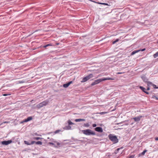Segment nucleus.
I'll use <instances>...</instances> for the list:
<instances>
[{
	"label": "nucleus",
	"instance_id": "obj_1",
	"mask_svg": "<svg viewBox=\"0 0 158 158\" xmlns=\"http://www.w3.org/2000/svg\"><path fill=\"white\" fill-rule=\"evenodd\" d=\"M82 132L84 134L87 135H95L94 132L89 129L83 130L82 131Z\"/></svg>",
	"mask_w": 158,
	"mask_h": 158
},
{
	"label": "nucleus",
	"instance_id": "obj_2",
	"mask_svg": "<svg viewBox=\"0 0 158 158\" xmlns=\"http://www.w3.org/2000/svg\"><path fill=\"white\" fill-rule=\"evenodd\" d=\"M108 137L114 143H116L118 142V139L115 135H113L110 134L108 135Z\"/></svg>",
	"mask_w": 158,
	"mask_h": 158
},
{
	"label": "nucleus",
	"instance_id": "obj_3",
	"mask_svg": "<svg viewBox=\"0 0 158 158\" xmlns=\"http://www.w3.org/2000/svg\"><path fill=\"white\" fill-rule=\"evenodd\" d=\"M48 101L47 100H45L43 101V102L37 104L36 106V107L38 108H40L44 106H45L48 103Z\"/></svg>",
	"mask_w": 158,
	"mask_h": 158
},
{
	"label": "nucleus",
	"instance_id": "obj_4",
	"mask_svg": "<svg viewBox=\"0 0 158 158\" xmlns=\"http://www.w3.org/2000/svg\"><path fill=\"white\" fill-rule=\"evenodd\" d=\"M93 77V75L92 74H90L88 76H86V77H84L83 78L82 81H81L82 82H84L86 81H87V80H89V79H90L91 78H92Z\"/></svg>",
	"mask_w": 158,
	"mask_h": 158
},
{
	"label": "nucleus",
	"instance_id": "obj_5",
	"mask_svg": "<svg viewBox=\"0 0 158 158\" xmlns=\"http://www.w3.org/2000/svg\"><path fill=\"white\" fill-rule=\"evenodd\" d=\"M102 81V79H98L97 80H95L94 82H93L91 85V86H93L97 84L100 82Z\"/></svg>",
	"mask_w": 158,
	"mask_h": 158
},
{
	"label": "nucleus",
	"instance_id": "obj_6",
	"mask_svg": "<svg viewBox=\"0 0 158 158\" xmlns=\"http://www.w3.org/2000/svg\"><path fill=\"white\" fill-rule=\"evenodd\" d=\"M12 142V141L11 140L4 141L2 142V144L3 145H6L11 143Z\"/></svg>",
	"mask_w": 158,
	"mask_h": 158
},
{
	"label": "nucleus",
	"instance_id": "obj_7",
	"mask_svg": "<svg viewBox=\"0 0 158 158\" xmlns=\"http://www.w3.org/2000/svg\"><path fill=\"white\" fill-rule=\"evenodd\" d=\"M147 85H148V86H152L153 87V88L154 89H158V87H157L156 85L152 84L151 82H148Z\"/></svg>",
	"mask_w": 158,
	"mask_h": 158
},
{
	"label": "nucleus",
	"instance_id": "obj_8",
	"mask_svg": "<svg viewBox=\"0 0 158 158\" xmlns=\"http://www.w3.org/2000/svg\"><path fill=\"white\" fill-rule=\"evenodd\" d=\"M32 119V118L31 116L28 117L27 118L25 119L24 120L22 121L21 123H23L24 122H27L31 120Z\"/></svg>",
	"mask_w": 158,
	"mask_h": 158
},
{
	"label": "nucleus",
	"instance_id": "obj_9",
	"mask_svg": "<svg viewBox=\"0 0 158 158\" xmlns=\"http://www.w3.org/2000/svg\"><path fill=\"white\" fill-rule=\"evenodd\" d=\"M50 144L53 145V146L55 147H57V146H59L60 145V143H59L55 141L54 143L50 142Z\"/></svg>",
	"mask_w": 158,
	"mask_h": 158
},
{
	"label": "nucleus",
	"instance_id": "obj_10",
	"mask_svg": "<svg viewBox=\"0 0 158 158\" xmlns=\"http://www.w3.org/2000/svg\"><path fill=\"white\" fill-rule=\"evenodd\" d=\"M142 116H139L137 117L134 118L133 119L134 120L135 122H138L140 120L141 118L142 117Z\"/></svg>",
	"mask_w": 158,
	"mask_h": 158
},
{
	"label": "nucleus",
	"instance_id": "obj_11",
	"mask_svg": "<svg viewBox=\"0 0 158 158\" xmlns=\"http://www.w3.org/2000/svg\"><path fill=\"white\" fill-rule=\"evenodd\" d=\"M95 130L98 132H103V130L102 127H97L95 128Z\"/></svg>",
	"mask_w": 158,
	"mask_h": 158
},
{
	"label": "nucleus",
	"instance_id": "obj_12",
	"mask_svg": "<svg viewBox=\"0 0 158 158\" xmlns=\"http://www.w3.org/2000/svg\"><path fill=\"white\" fill-rule=\"evenodd\" d=\"M72 81H70L68 83L64 84L63 85V87L64 88H66L68 87L72 83Z\"/></svg>",
	"mask_w": 158,
	"mask_h": 158
},
{
	"label": "nucleus",
	"instance_id": "obj_13",
	"mask_svg": "<svg viewBox=\"0 0 158 158\" xmlns=\"http://www.w3.org/2000/svg\"><path fill=\"white\" fill-rule=\"evenodd\" d=\"M142 79L143 80L146 82H147V84L148 83V82H149V81H148V79L147 78V77H146L145 76H143L142 77H141Z\"/></svg>",
	"mask_w": 158,
	"mask_h": 158
},
{
	"label": "nucleus",
	"instance_id": "obj_14",
	"mask_svg": "<svg viewBox=\"0 0 158 158\" xmlns=\"http://www.w3.org/2000/svg\"><path fill=\"white\" fill-rule=\"evenodd\" d=\"M85 121V119H77L75 120V121L76 122H78L81 121Z\"/></svg>",
	"mask_w": 158,
	"mask_h": 158
},
{
	"label": "nucleus",
	"instance_id": "obj_15",
	"mask_svg": "<svg viewBox=\"0 0 158 158\" xmlns=\"http://www.w3.org/2000/svg\"><path fill=\"white\" fill-rule=\"evenodd\" d=\"M140 51V50L134 51L131 53V55H133L135 54V53L139 52Z\"/></svg>",
	"mask_w": 158,
	"mask_h": 158
},
{
	"label": "nucleus",
	"instance_id": "obj_16",
	"mask_svg": "<svg viewBox=\"0 0 158 158\" xmlns=\"http://www.w3.org/2000/svg\"><path fill=\"white\" fill-rule=\"evenodd\" d=\"M64 129L65 130H70L71 129V127L69 126H66L64 127Z\"/></svg>",
	"mask_w": 158,
	"mask_h": 158
},
{
	"label": "nucleus",
	"instance_id": "obj_17",
	"mask_svg": "<svg viewBox=\"0 0 158 158\" xmlns=\"http://www.w3.org/2000/svg\"><path fill=\"white\" fill-rule=\"evenodd\" d=\"M114 80L113 79L111 78H109V77H107L106 78H103L102 79V81H105L106 80Z\"/></svg>",
	"mask_w": 158,
	"mask_h": 158
},
{
	"label": "nucleus",
	"instance_id": "obj_18",
	"mask_svg": "<svg viewBox=\"0 0 158 158\" xmlns=\"http://www.w3.org/2000/svg\"><path fill=\"white\" fill-rule=\"evenodd\" d=\"M147 151V150H144L143 152H142L140 154H139V156H141L142 155H144L145 153V152H146Z\"/></svg>",
	"mask_w": 158,
	"mask_h": 158
},
{
	"label": "nucleus",
	"instance_id": "obj_19",
	"mask_svg": "<svg viewBox=\"0 0 158 158\" xmlns=\"http://www.w3.org/2000/svg\"><path fill=\"white\" fill-rule=\"evenodd\" d=\"M153 56L154 58H156L158 56V52H156L155 54H154Z\"/></svg>",
	"mask_w": 158,
	"mask_h": 158
},
{
	"label": "nucleus",
	"instance_id": "obj_20",
	"mask_svg": "<svg viewBox=\"0 0 158 158\" xmlns=\"http://www.w3.org/2000/svg\"><path fill=\"white\" fill-rule=\"evenodd\" d=\"M42 138L40 137H34L33 138V139L34 140H38L40 139H41Z\"/></svg>",
	"mask_w": 158,
	"mask_h": 158
},
{
	"label": "nucleus",
	"instance_id": "obj_21",
	"mask_svg": "<svg viewBox=\"0 0 158 158\" xmlns=\"http://www.w3.org/2000/svg\"><path fill=\"white\" fill-rule=\"evenodd\" d=\"M24 143L25 144H27V145H31V143H30L28 141H24Z\"/></svg>",
	"mask_w": 158,
	"mask_h": 158
},
{
	"label": "nucleus",
	"instance_id": "obj_22",
	"mask_svg": "<svg viewBox=\"0 0 158 158\" xmlns=\"http://www.w3.org/2000/svg\"><path fill=\"white\" fill-rule=\"evenodd\" d=\"M140 88L143 92L145 91V89L142 86H140Z\"/></svg>",
	"mask_w": 158,
	"mask_h": 158
},
{
	"label": "nucleus",
	"instance_id": "obj_23",
	"mask_svg": "<svg viewBox=\"0 0 158 158\" xmlns=\"http://www.w3.org/2000/svg\"><path fill=\"white\" fill-rule=\"evenodd\" d=\"M68 122L69 125L74 124V123L71 122L70 120H69L68 121Z\"/></svg>",
	"mask_w": 158,
	"mask_h": 158
},
{
	"label": "nucleus",
	"instance_id": "obj_24",
	"mask_svg": "<svg viewBox=\"0 0 158 158\" xmlns=\"http://www.w3.org/2000/svg\"><path fill=\"white\" fill-rule=\"evenodd\" d=\"M42 143V142L40 141H38L36 142V144L38 145H41Z\"/></svg>",
	"mask_w": 158,
	"mask_h": 158
},
{
	"label": "nucleus",
	"instance_id": "obj_25",
	"mask_svg": "<svg viewBox=\"0 0 158 158\" xmlns=\"http://www.w3.org/2000/svg\"><path fill=\"white\" fill-rule=\"evenodd\" d=\"M99 4H101V5H105L106 6H108V4L107 3H98Z\"/></svg>",
	"mask_w": 158,
	"mask_h": 158
},
{
	"label": "nucleus",
	"instance_id": "obj_26",
	"mask_svg": "<svg viewBox=\"0 0 158 158\" xmlns=\"http://www.w3.org/2000/svg\"><path fill=\"white\" fill-rule=\"evenodd\" d=\"M152 98H153L155 99L156 100H158V98H157L156 96H153L152 97Z\"/></svg>",
	"mask_w": 158,
	"mask_h": 158
},
{
	"label": "nucleus",
	"instance_id": "obj_27",
	"mask_svg": "<svg viewBox=\"0 0 158 158\" xmlns=\"http://www.w3.org/2000/svg\"><path fill=\"white\" fill-rule=\"evenodd\" d=\"M84 125L85 127H88L89 126V123H85V124H84Z\"/></svg>",
	"mask_w": 158,
	"mask_h": 158
},
{
	"label": "nucleus",
	"instance_id": "obj_28",
	"mask_svg": "<svg viewBox=\"0 0 158 158\" xmlns=\"http://www.w3.org/2000/svg\"><path fill=\"white\" fill-rule=\"evenodd\" d=\"M9 122H7V121H5V122H2V123L0 124V125H1L2 124H3V123H9Z\"/></svg>",
	"mask_w": 158,
	"mask_h": 158
},
{
	"label": "nucleus",
	"instance_id": "obj_29",
	"mask_svg": "<svg viewBox=\"0 0 158 158\" xmlns=\"http://www.w3.org/2000/svg\"><path fill=\"white\" fill-rule=\"evenodd\" d=\"M10 95V94H4L2 95L3 96H7L8 95Z\"/></svg>",
	"mask_w": 158,
	"mask_h": 158
},
{
	"label": "nucleus",
	"instance_id": "obj_30",
	"mask_svg": "<svg viewBox=\"0 0 158 158\" xmlns=\"http://www.w3.org/2000/svg\"><path fill=\"white\" fill-rule=\"evenodd\" d=\"M36 142L35 141H32L30 143H31V145L35 143H36Z\"/></svg>",
	"mask_w": 158,
	"mask_h": 158
},
{
	"label": "nucleus",
	"instance_id": "obj_31",
	"mask_svg": "<svg viewBox=\"0 0 158 158\" xmlns=\"http://www.w3.org/2000/svg\"><path fill=\"white\" fill-rule=\"evenodd\" d=\"M19 83H22L25 82L24 81H19Z\"/></svg>",
	"mask_w": 158,
	"mask_h": 158
},
{
	"label": "nucleus",
	"instance_id": "obj_32",
	"mask_svg": "<svg viewBox=\"0 0 158 158\" xmlns=\"http://www.w3.org/2000/svg\"><path fill=\"white\" fill-rule=\"evenodd\" d=\"M118 40H115L114 41H113V44H115L117 42H118Z\"/></svg>",
	"mask_w": 158,
	"mask_h": 158
},
{
	"label": "nucleus",
	"instance_id": "obj_33",
	"mask_svg": "<svg viewBox=\"0 0 158 158\" xmlns=\"http://www.w3.org/2000/svg\"><path fill=\"white\" fill-rule=\"evenodd\" d=\"M60 131L59 130H57L55 131L54 133L56 134L59 132Z\"/></svg>",
	"mask_w": 158,
	"mask_h": 158
},
{
	"label": "nucleus",
	"instance_id": "obj_34",
	"mask_svg": "<svg viewBox=\"0 0 158 158\" xmlns=\"http://www.w3.org/2000/svg\"><path fill=\"white\" fill-rule=\"evenodd\" d=\"M134 156L132 155H131L129 156V157L128 158H134Z\"/></svg>",
	"mask_w": 158,
	"mask_h": 158
},
{
	"label": "nucleus",
	"instance_id": "obj_35",
	"mask_svg": "<svg viewBox=\"0 0 158 158\" xmlns=\"http://www.w3.org/2000/svg\"><path fill=\"white\" fill-rule=\"evenodd\" d=\"M48 46H49V44H48L46 45H44L43 46V47L44 48H46V47H48Z\"/></svg>",
	"mask_w": 158,
	"mask_h": 158
},
{
	"label": "nucleus",
	"instance_id": "obj_36",
	"mask_svg": "<svg viewBox=\"0 0 158 158\" xmlns=\"http://www.w3.org/2000/svg\"><path fill=\"white\" fill-rule=\"evenodd\" d=\"M97 126V125L95 124H93V127H95Z\"/></svg>",
	"mask_w": 158,
	"mask_h": 158
},
{
	"label": "nucleus",
	"instance_id": "obj_37",
	"mask_svg": "<svg viewBox=\"0 0 158 158\" xmlns=\"http://www.w3.org/2000/svg\"><path fill=\"white\" fill-rule=\"evenodd\" d=\"M123 73H122V72H118L117 73V74H123Z\"/></svg>",
	"mask_w": 158,
	"mask_h": 158
},
{
	"label": "nucleus",
	"instance_id": "obj_38",
	"mask_svg": "<svg viewBox=\"0 0 158 158\" xmlns=\"http://www.w3.org/2000/svg\"><path fill=\"white\" fill-rule=\"evenodd\" d=\"M150 87V86H148V87L147 88V90H150V88H149V87Z\"/></svg>",
	"mask_w": 158,
	"mask_h": 158
},
{
	"label": "nucleus",
	"instance_id": "obj_39",
	"mask_svg": "<svg viewBox=\"0 0 158 158\" xmlns=\"http://www.w3.org/2000/svg\"><path fill=\"white\" fill-rule=\"evenodd\" d=\"M140 50V51H144V50H145V48H143V49H142V50Z\"/></svg>",
	"mask_w": 158,
	"mask_h": 158
},
{
	"label": "nucleus",
	"instance_id": "obj_40",
	"mask_svg": "<svg viewBox=\"0 0 158 158\" xmlns=\"http://www.w3.org/2000/svg\"><path fill=\"white\" fill-rule=\"evenodd\" d=\"M144 92L145 93H146V94H149V93L148 92L146 91H144Z\"/></svg>",
	"mask_w": 158,
	"mask_h": 158
},
{
	"label": "nucleus",
	"instance_id": "obj_41",
	"mask_svg": "<svg viewBox=\"0 0 158 158\" xmlns=\"http://www.w3.org/2000/svg\"><path fill=\"white\" fill-rule=\"evenodd\" d=\"M155 139L156 140H158V137H156V138H155Z\"/></svg>",
	"mask_w": 158,
	"mask_h": 158
},
{
	"label": "nucleus",
	"instance_id": "obj_42",
	"mask_svg": "<svg viewBox=\"0 0 158 158\" xmlns=\"http://www.w3.org/2000/svg\"><path fill=\"white\" fill-rule=\"evenodd\" d=\"M31 35H29L28 36H27L25 37V39H26L28 37L30 36Z\"/></svg>",
	"mask_w": 158,
	"mask_h": 158
},
{
	"label": "nucleus",
	"instance_id": "obj_43",
	"mask_svg": "<svg viewBox=\"0 0 158 158\" xmlns=\"http://www.w3.org/2000/svg\"><path fill=\"white\" fill-rule=\"evenodd\" d=\"M120 148H118L117 149V151H118L119 150H120Z\"/></svg>",
	"mask_w": 158,
	"mask_h": 158
},
{
	"label": "nucleus",
	"instance_id": "obj_44",
	"mask_svg": "<svg viewBox=\"0 0 158 158\" xmlns=\"http://www.w3.org/2000/svg\"><path fill=\"white\" fill-rule=\"evenodd\" d=\"M118 151H116L114 152L115 154H117V153H118Z\"/></svg>",
	"mask_w": 158,
	"mask_h": 158
},
{
	"label": "nucleus",
	"instance_id": "obj_45",
	"mask_svg": "<svg viewBox=\"0 0 158 158\" xmlns=\"http://www.w3.org/2000/svg\"><path fill=\"white\" fill-rule=\"evenodd\" d=\"M157 43L158 44V41L157 42Z\"/></svg>",
	"mask_w": 158,
	"mask_h": 158
}]
</instances>
